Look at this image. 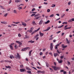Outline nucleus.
<instances>
[{
    "instance_id": "obj_1",
    "label": "nucleus",
    "mask_w": 74,
    "mask_h": 74,
    "mask_svg": "<svg viewBox=\"0 0 74 74\" xmlns=\"http://www.w3.org/2000/svg\"><path fill=\"white\" fill-rule=\"evenodd\" d=\"M52 67L53 69H54L55 71H56L57 70H59L60 69V68H59V67H56L55 66H52Z\"/></svg>"
},
{
    "instance_id": "obj_2",
    "label": "nucleus",
    "mask_w": 74,
    "mask_h": 74,
    "mask_svg": "<svg viewBox=\"0 0 74 74\" xmlns=\"http://www.w3.org/2000/svg\"><path fill=\"white\" fill-rule=\"evenodd\" d=\"M20 72H26V71L25 69H20Z\"/></svg>"
},
{
    "instance_id": "obj_3",
    "label": "nucleus",
    "mask_w": 74,
    "mask_h": 74,
    "mask_svg": "<svg viewBox=\"0 0 74 74\" xmlns=\"http://www.w3.org/2000/svg\"><path fill=\"white\" fill-rule=\"evenodd\" d=\"M40 29V28H39L37 30H35L34 32H32L31 33V34H34L36 32H38V31Z\"/></svg>"
},
{
    "instance_id": "obj_4",
    "label": "nucleus",
    "mask_w": 74,
    "mask_h": 74,
    "mask_svg": "<svg viewBox=\"0 0 74 74\" xmlns=\"http://www.w3.org/2000/svg\"><path fill=\"white\" fill-rule=\"evenodd\" d=\"M30 49V48L29 47H27L26 48H24L21 50L22 51H26L27 49Z\"/></svg>"
},
{
    "instance_id": "obj_5",
    "label": "nucleus",
    "mask_w": 74,
    "mask_h": 74,
    "mask_svg": "<svg viewBox=\"0 0 74 74\" xmlns=\"http://www.w3.org/2000/svg\"><path fill=\"white\" fill-rule=\"evenodd\" d=\"M50 49L51 51H52V50H53V43H51Z\"/></svg>"
},
{
    "instance_id": "obj_6",
    "label": "nucleus",
    "mask_w": 74,
    "mask_h": 74,
    "mask_svg": "<svg viewBox=\"0 0 74 74\" xmlns=\"http://www.w3.org/2000/svg\"><path fill=\"white\" fill-rule=\"evenodd\" d=\"M34 29L33 27H32L31 28V29L27 31L28 32H29V33H31L33 31V29Z\"/></svg>"
},
{
    "instance_id": "obj_7",
    "label": "nucleus",
    "mask_w": 74,
    "mask_h": 74,
    "mask_svg": "<svg viewBox=\"0 0 74 74\" xmlns=\"http://www.w3.org/2000/svg\"><path fill=\"white\" fill-rule=\"evenodd\" d=\"M39 34L41 36V37H42L43 36H44V34L42 33L41 32H39Z\"/></svg>"
},
{
    "instance_id": "obj_8",
    "label": "nucleus",
    "mask_w": 74,
    "mask_h": 74,
    "mask_svg": "<svg viewBox=\"0 0 74 74\" xmlns=\"http://www.w3.org/2000/svg\"><path fill=\"white\" fill-rule=\"evenodd\" d=\"M42 22H43V21H42V20H40L39 23V25H41V24L42 23Z\"/></svg>"
},
{
    "instance_id": "obj_9",
    "label": "nucleus",
    "mask_w": 74,
    "mask_h": 74,
    "mask_svg": "<svg viewBox=\"0 0 74 74\" xmlns=\"http://www.w3.org/2000/svg\"><path fill=\"white\" fill-rule=\"evenodd\" d=\"M66 40L67 41L66 43H67V44H70V41H69V40H68V38H66Z\"/></svg>"
},
{
    "instance_id": "obj_10",
    "label": "nucleus",
    "mask_w": 74,
    "mask_h": 74,
    "mask_svg": "<svg viewBox=\"0 0 74 74\" xmlns=\"http://www.w3.org/2000/svg\"><path fill=\"white\" fill-rule=\"evenodd\" d=\"M16 42L20 44V45H22V42H19L18 41H16Z\"/></svg>"
},
{
    "instance_id": "obj_11",
    "label": "nucleus",
    "mask_w": 74,
    "mask_h": 74,
    "mask_svg": "<svg viewBox=\"0 0 74 74\" xmlns=\"http://www.w3.org/2000/svg\"><path fill=\"white\" fill-rule=\"evenodd\" d=\"M38 36H39V34H37V35H36L35 36L34 38V39L36 38H37V37H38Z\"/></svg>"
},
{
    "instance_id": "obj_12",
    "label": "nucleus",
    "mask_w": 74,
    "mask_h": 74,
    "mask_svg": "<svg viewBox=\"0 0 74 74\" xmlns=\"http://www.w3.org/2000/svg\"><path fill=\"white\" fill-rule=\"evenodd\" d=\"M36 21H32V23L33 25H35L36 23H35Z\"/></svg>"
},
{
    "instance_id": "obj_13",
    "label": "nucleus",
    "mask_w": 74,
    "mask_h": 74,
    "mask_svg": "<svg viewBox=\"0 0 74 74\" xmlns=\"http://www.w3.org/2000/svg\"><path fill=\"white\" fill-rule=\"evenodd\" d=\"M1 23H3V24H7V23L5 21H3V22L1 21Z\"/></svg>"
},
{
    "instance_id": "obj_14",
    "label": "nucleus",
    "mask_w": 74,
    "mask_h": 74,
    "mask_svg": "<svg viewBox=\"0 0 74 74\" xmlns=\"http://www.w3.org/2000/svg\"><path fill=\"white\" fill-rule=\"evenodd\" d=\"M22 25H23V26H26V24L24 22H22Z\"/></svg>"
},
{
    "instance_id": "obj_15",
    "label": "nucleus",
    "mask_w": 74,
    "mask_h": 74,
    "mask_svg": "<svg viewBox=\"0 0 74 74\" xmlns=\"http://www.w3.org/2000/svg\"><path fill=\"white\" fill-rule=\"evenodd\" d=\"M58 55V53H54V56L55 57H56V56H57Z\"/></svg>"
},
{
    "instance_id": "obj_16",
    "label": "nucleus",
    "mask_w": 74,
    "mask_h": 74,
    "mask_svg": "<svg viewBox=\"0 0 74 74\" xmlns=\"http://www.w3.org/2000/svg\"><path fill=\"white\" fill-rule=\"evenodd\" d=\"M27 73H28V74H32V72L30 71H27Z\"/></svg>"
},
{
    "instance_id": "obj_17",
    "label": "nucleus",
    "mask_w": 74,
    "mask_h": 74,
    "mask_svg": "<svg viewBox=\"0 0 74 74\" xmlns=\"http://www.w3.org/2000/svg\"><path fill=\"white\" fill-rule=\"evenodd\" d=\"M41 17V16H39L38 17H36V19H37H37H40V18Z\"/></svg>"
},
{
    "instance_id": "obj_18",
    "label": "nucleus",
    "mask_w": 74,
    "mask_h": 74,
    "mask_svg": "<svg viewBox=\"0 0 74 74\" xmlns=\"http://www.w3.org/2000/svg\"><path fill=\"white\" fill-rule=\"evenodd\" d=\"M35 42L34 41H32V40L29 41L28 42H31V43H34Z\"/></svg>"
},
{
    "instance_id": "obj_19",
    "label": "nucleus",
    "mask_w": 74,
    "mask_h": 74,
    "mask_svg": "<svg viewBox=\"0 0 74 74\" xmlns=\"http://www.w3.org/2000/svg\"><path fill=\"white\" fill-rule=\"evenodd\" d=\"M9 47H10L11 48V49L12 50V49H13V47H12V46H11V45H9Z\"/></svg>"
},
{
    "instance_id": "obj_20",
    "label": "nucleus",
    "mask_w": 74,
    "mask_h": 74,
    "mask_svg": "<svg viewBox=\"0 0 74 74\" xmlns=\"http://www.w3.org/2000/svg\"><path fill=\"white\" fill-rule=\"evenodd\" d=\"M17 57H18V58H19V59H20L21 57H20V55H19V53H17Z\"/></svg>"
},
{
    "instance_id": "obj_21",
    "label": "nucleus",
    "mask_w": 74,
    "mask_h": 74,
    "mask_svg": "<svg viewBox=\"0 0 74 74\" xmlns=\"http://www.w3.org/2000/svg\"><path fill=\"white\" fill-rule=\"evenodd\" d=\"M49 22H50V21L49 20H48L46 22H45V24H47V23H48Z\"/></svg>"
},
{
    "instance_id": "obj_22",
    "label": "nucleus",
    "mask_w": 74,
    "mask_h": 74,
    "mask_svg": "<svg viewBox=\"0 0 74 74\" xmlns=\"http://www.w3.org/2000/svg\"><path fill=\"white\" fill-rule=\"evenodd\" d=\"M10 59H14L15 58V57H14L11 56H10Z\"/></svg>"
},
{
    "instance_id": "obj_23",
    "label": "nucleus",
    "mask_w": 74,
    "mask_h": 74,
    "mask_svg": "<svg viewBox=\"0 0 74 74\" xmlns=\"http://www.w3.org/2000/svg\"><path fill=\"white\" fill-rule=\"evenodd\" d=\"M0 7L2 9H3V10H5V8H4L3 7V6H1V5H0Z\"/></svg>"
},
{
    "instance_id": "obj_24",
    "label": "nucleus",
    "mask_w": 74,
    "mask_h": 74,
    "mask_svg": "<svg viewBox=\"0 0 74 74\" xmlns=\"http://www.w3.org/2000/svg\"><path fill=\"white\" fill-rule=\"evenodd\" d=\"M20 69H23V65H20Z\"/></svg>"
},
{
    "instance_id": "obj_25",
    "label": "nucleus",
    "mask_w": 74,
    "mask_h": 74,
    "mask_svg": "<svg viewBox=\"0 0 74 74\" xmlns=\"http://www.w3.org/2000/svg\"><path fill=\"white\" fill-rule=\"evenodd\" d=\"M51 29V27H48V28L46 29L47 31H48V30H49V29Z\"/></svg>"
},
{
    "instance_id": "obj_26",
    "label": "nucleus",
    "mask_w": 74,
    "mask_h": 74,
    "mask_svg": "<svg viewBox=\"0 0 74 74\" xmlns=\"http://www.w3.org/2000/svg\"><path fill=\"white\" fill-rule=\"evenodd\" d=\"M15 2L16 3H18L19 2H20V1H19L18 0H15Z\"/></svg>"
},
{
    "instance_id": "obj_27",
    "label": "nucleus",
    "mask_w": 74,
    "mask_h": 74,
    "mask_svg": "<svg viewBox=\"0 0 74 74\" xmlns=\"http://www.w3.org/2000/svg\"><path fill=\"white\" fill-rule=\"evenodd\" d=\"M58 63H62V60H61L58 61Z\"/></svg>"
},
{
    "instance_id": "obj_28",
    "label": "nucleus",
    "mask_w": 74,
    "mask_h": 74,
    "mask_svg": "<svg viewBox=\"0 0 74 74\" xmlns=\"http://www.w3.org/2000/svg\"><path fill=\"white\" fill-rule=\"evenodd\" d=\"M63 26H64V25H61V26H59V27H58V28H62V27H63Z\"/></svg>"
},
{
    "instance_id": "obj_29",
    "label": "nucleus",
    "mask_w": 74,
    "mask_h": 74,
    "mask_svg": "<svg viewBox=\"0 0 74 74\" xmlns=\"http://www.w3.org/2000/svg\"><path fill=\"white\" fill-rule=\"evenodd\" d=\"M57 52L58 53H61V51L60 52L59 51V50L58 49H57Z\"/></svg>"
},
{
    "instance_id": "obj_30",
    "label": "nucleus",
    "mask_w": 74,
    "mask_h": 74,
    "mask_svg": "<svg viewBox=\"0 0 74 74\" xmlns=\"http://www.w3.org/2000/svg\"><path fill=\"white\" fill-rule=\"evenodd\" d=\"M18 10H20L21 9H22V7H19V8H18Z\"/></svg>"
},
{
    "instance_id": "obj_31",
    "label": "nucleus",
    "mask_w": 74,
    "mask_h": 74,
    "mask_svg": "<svg viewBox=\"0 0 74 74\" xmlns=\"http://www.w3.org/2000/svg\"><path fill=\"white\" fill-rule=\"evenodd\" d=\"M26 68L27 69V70H32V69H30L28 67H26Z\"/></svg>"
},
{
    "instance_id": "obj_32",
    "label": "nucleus",
    "mask_w": 74,
    "mask_h": 74,
    "mask_svg": "<svg viewBox=\"0 0 74 74\" xmlns=\"http://www.w3.org/2000/svg\"><path fill=\"white\" fill-rule=\"evenodd\" d=\"M46 64L47 67H49V65L48 64V63H46Z\"/></svg>"
},
{
    "instance_id": "obj_33",
    "label": "nucleus",
    "mask_w": 74,
    "mask_h": 74,
    "mask_svg": "<svg viewBox=\"0 0 74 74\" xmlns=\"http://www.w3.org/2000/svg\"><path fill=\"white\" fill-rule=\"evenodd\" d=\"M53 16H54V14H52L49 17H53Z\"/></svg>"
},
{
    "instance_id": "obj_34",
    "label": "nucleus",
    "mask_w": 74,
    "mask_h": 74,
    "mask_svg": "<svg viewBox=\"0 0 74 74\" xmlns=\"http://www.w3.org/2000/svg\"><path fill=\"white\" fill-rule=\"evenodd\" d=\"M13 12L14 14H16V10H14L13 11Z\"/></svg>"
},
{
    "instance_id": "obj_35",
    "label": "nucleus",
    "mask_w": 74,
    "mask_h": 74,
    "mask_svg": "<svg viewBox=\"0 0 74 74\" xmlns=\"http://www.w3.org/2000/svg\"><path fill=\"white\" fill-rule=\"evenodd\" d=\"M67 24V23L66 22H64L62 23L63 25H64V24Z\"/></svg>"
},
{
    "instance_id": "obj_36",
    "label": "nucleus",
    "mask_w": 74,
    "mask_h": 74,
    "mask_svg": "<svg viewBox=\"0 0 74 74\" xmlns=\"http://www.w3.org/2000/svg\"><path fill=\"white\" fill-rule=\"evenodd\" d=\"M68 22H72V20L71 19L69 20L68 21Z\"/></svg>"
},
{
    "instance_id": "obj_37",
    "label": "nucleus",
    "mask_w": 74,
    "mask_h": 74,
    "mask_svg": "<svg viewBox=\"0 0 74 74\" xmlns=\"http://www.w3.org/2000/svg\"><path fill=\"white\" fill-rule=\"evenodd\" d=\"M25 38H29V37L28 36H27V35H25Z\"/></svg>"
},
{
    "instance_id": "obj_38",
    "label": "nucleus",
    "mask_w": 74,
    "mask_h": 74,
    "mask_svg": "<svg viewBox=\"0 0 74 74\" xmlns=\"http://www.w3.org/2000/svg\"><path fill=\"white\" fill-rule=\"evenodd\" d=\"M66 47H67V45H66L65 46H64V47H63V48H66Z\"/></svg>"
},
{
    "instance_id": "obj_39",
    "label": "nucleus",
    "mask_w": 74,
    "mask_h": 74,
    "mask_svg": "<svg viewBox=\"0 0 74 74\" xmlns=\"http://www.w3.org/2000/svg\"><path fill=\"white\" fill-rule=\"evenodd\" d=\"M53 5L51 6L52 7H55V5H54L53 4L52 5Z\"/></svg>"
},
{
    "instance_id": "obj_40",
    "label": "nucleus",
    "mask_w": 74,
    "mask_h": 74,
    "mask_svg": "<svg viewBox=\"0 0 74 74\" xmlns=\"http://www.w3.org/2000/svg\"><path fill=\"white\" fill-rule=\"evenodd\" d=\"M47 11V12H50V9H48Z\"/></svg>"
},
{
    "instance_id": "obj_41",
    "label": "nucleus",
    "mask_w": 74,
    "mask_h": 74,
    "mask_svg": "<svg viewBox=\"0 0 74 74\" xmlns=\"http://www.w3.org/2000/svg\"><path fill=\"white\" fill-rule=\"evenodd\" d=\"M7 16V13L5 14L4 15V16H5V17H6V16Z\"/></svg>"
},
{
    "instance_id": "obj_42",
    "label": "nucleus",
    "mask_w": 74,
    "mask_h": 74,
    "mask_svg": "<svg viewBox=\"0 0 74 74\" xmlns=\"http://www.w3.org/2000/svg\"><path fill=\"white\" fill-rule=\"evenodd\" d=\"M37 72L39 73H41V71H38Z\"/></svg>"
},
{
    "instance_id": "obj_43",
    "label": "nucleus",
    "mask_w": 74,
    "mask_h": 74,
    "mask_svg": "<svg viewBox=\"0 0 74 74\" xmlns=\"http://www.w3.org/2000/svg\"><path fill=\"white\" fill-rule=\"evenodd\" d=\"M53 38L51 37L49 39V40H52V39Z\"/></svg>"
},
{
    "instance_id": "obj_44",
    "label": "nucleus",
    "mask_w": 74,
    "mask_h": 74,
    "mask_svg": "<svg viewBox=\"0 0 74 74\" xmlns=\"http://www.w3.org/2000/svg\"><path fill=\"white\" fill-rule=\"evenodd\" d=\"M12 1V0H10L9 1V4H10V3H11Z\"/></svg>"
},
{
    "instance_id": "obj_45",
    "label": "nucleus",
    "mask_w": 74,
    "mask_h": 74,
    "mask_svg": "<svg viewBox=\"0 0 74 74\" xmlns=\"http://www.w3.org/2000/svg\"><path fill=\"white\" fill-rule=\"evenodd\" d=\"M21 35L20 34H18V36L19 37H21Z\"/></svg>"
},
{
    "instance_id": "obj_46",
    "label": "nucleus",
    "mask_w": 74,
    "mask_h": 74,
    "mask_svg": "<svg viewBox=\"0 0 74 74\" xmlns=\"http://www.w3.org/2000/svg\"><path fill=\"white\" fill-rule=\"evenodd\" d=\"M35 10H36V9L35 8H34L32 9V11H34Z\"/></svg>"
},
{
    "instance_id": "obj_47",
    "label": "nucleus",
    "mask_w": 74,
    "mask_h": 74,
    "mask_svg": "<svg viewBox=\"0 0 74 74\" xmlns=\"http://www.w3.org/2000/svg\"><path fill=\"white\" fill-rule=\"evenodd\" d=\"M37 69H41V67H38V66H37Z\"/></svg>"
},
{
    "instance_id": "obj_48",
    "label": "nucleus",
    "mask_w": 74,
    "mask_h": 74,
    "mask_svg": "<svg viewBox=\"0 0 74 74\" xmlns=\"http://www.w3.org/2000/svg\"><path fill=\"white\" fill-rule=\"evenodd\" d=\"M64 15H65L64 14L62 15L61 16V18H63V17L64 16Z\"/></svg>"
},
{
    "instance_id": "obj_49",
    "label": "nucleus",
    "mask_w": 74,
    "mask_h": 74,
    "mask_svg": "<svg viewBox=\"0 0 74 74\" xmlns=\"http://www.w3.org/2000/svg\"><path fill=\"white\" fill-rule=\"evenodd\" d=\"M36 14H32L31 15V16H34Z\"/></svg>"
},
{
    "instance_id": "obj_50",
    "label": "nucleus",
    "mask_w": 74,
    "mask_h": 74,
    "mask_svg": "<svg viewBox=\"0 0 74 74\" xmlns=\"http://www.w3.org/2000/svg\"><path fill=\"white\" fill-rule=\"evenodd\" d=\"M17 47V45H15L14 46V47L15 48V49H16V48H17V47Z\"/></svg>"
},
{
    "instance_id": "obj_51",
    "label": "nucleus",
    "mask_w": 74,
    "mask_h": 74,
    "mask_svg": "<svg viewBox=\"0 0 74 74\" xmlns=\"http://www.w3.org/2000/svg\"><path fill=\"white\" fill-rule=\"evenodd\" d=\"M32 55V53H29V56H30Z\"/></svg>"
},
{
    "instance_id": "obj_52",
    "label": "nucleus",
    "mask_w": 74,
    "mask_h": 74,
    "mask_svg": "<svg viewBox=\"0 0 74 74\" xmlns=\"http://www.w3.org/2000/svg\"><path fill=\"white\" fill-rule=\"evenodd\" d=\"M32 67V68L34 69H35V70H37V69L35 67Z\"/></svg>"
},
{
    "instance_id": "obj_53",
    "label": "nucleus",
    "mask_w": 74,
    "mask_h": 74,
    "mask_svg": "<svg viewBox=\"0 0 74 74\" xmlns=\"http://www.w3.org/2000/svg\"><path fill=\"white\" fill-rule=\"evenodd\" d=\"M18 23H20V22H16L15 23L16 24H18Z\"/></svg>"
},
{
    "instance_id": "obj_54",
    "label": "nucleus",
    "mask_w": 74,
    "mask_h": 74,
    "mask_svg": "<svg viewBox=\"0 0 74 74\" xmlns=\"http://www.w3.org/2000/svg\"><path fill=\"white\" fill-rule=\"evenodd\" d=\"M18 31H21V30H22V29L21 28H19L18 29Z\"/></svg>"
},
{
    "instance_id": "obj_55",
    "label": "nucleus",
    "mask_w": 74,
    "mask_h": 74,
    "mask_svg": "<svg viewBox=\"0 0 74 74\" xmlns=\"http://www.w3.org/2000/svg\"><path fill=\"white\" fill-rule=\"evenodd\" d=\"M8 69H11V66H8Z\"/></svg>"
},
{
    "instance_id": "obj_56",
    "label": "nucleus",
    "mask_w": 74,
    "mask_h": 74,
    "mask_svg": "<svg viewBox=\"0 0 74 74\" xmlns=\"http://www.w3.org/2000/svg\"><path fill=\"white\" fill-rule=\"evenodd\" d=\"M64 57L63 56H61L60 57V58H61V59H63V58Z\"/></svg>"
},
{
    "instance_id": "obj_57",
    "label": "nucleus",
    "mask_w": 74,
    "mask_h": 74,
    "mask_svg": "<svg viewBox=\"0 0 74 74\" xmlns=\"http://www.w3.org/2000/svg\"><path fill=\"white\" fill-rule=\"evenodd\" d=\"M49 55H51V56H53V55H52V53H49Z\"/></svg>"
},
{
    "instance_id": "obj_58",
    "label": "nucleus",
    "mask_w": 74,
    "mask_h": 74,
    "mask_svg": "<svg viewBox=\"0 0 74 74\" xmlns=\"http://www.w3.org/2000/svg\"><path fill=\"white\" fill-rule=\"evenodd\" d=\"M68 5H70V4H71V2H69L68 3Z\"/></svg>"
},
{
    "instance_id": "obj_59",
    "label": "nucleus",
    "mask_w": 74,
    "mask_h": 74,
    "mask_svg": "<svg viewBox=\"0 0 74 74\" xmlns=\"http://www.w3.org/2000/svg\"><path fill=\"white\" fill-rule=\"evenodd\" d=\"M11 25L12 26H16V25H14L13 24H12Z\"/></svg>"
},
{
    "instance_id": "obj_60",
    "label": "nucleus",
    "mask_w": 74,
    "mask_h": 74,
    "mask_svg": "<svg viewBox=\"0 0 74 74\" xmlns=\"http://www.w3.org/2000/svg\"><path fill=\"white\" fill-rule=\"evenodd\" d=\"M45 73V71H41V73Z\"/></svg>"
},
{
    "instance_id": "obj_61",
    "label": "nucleus",
    "mask_w": 74,
    "mask_h": 74,
    "mask_svg": "<svg viewBox=\"0 0 74 74\" xmlns=\"http://www.w3.org/2000/svg\"><path fill=\"white\" fill-rule=\"evenodd\" d=\"M64 74H67V72H66V71H64Z\"/></svg>"
},
{
    "instance_id": "obj_62",
    "label": "nucleus",
    "mask_w": 74,
    "mask_h": 74,
    "mask_svg": "<svg viewBox=\"0 0 74 74\" xmlns=\"http://www.w3.org/2000/svg\"><path fill=\"white\" fill-rule=\"evenodd\" d=\"M40 55H42V52H41L40 53Z\"/></svg>"
},
{
    "instance_id": "obj_63",
    "label": "nucleus",
    "mask_w": 74,
    "mask_h": 74,
    "mask_svg": "<svg viewBox=\"0 0 74 74\" xmlns=\"http://www.w3.org/2000/svg\"><path fill=\"white\" fill-rule=\"evenodd\" d=\"M68 62V63L69 64H70V62H69V61H68L67 62Z\"/></svg>"
},
{
    "instance_id": "obj_64",
    "label": "nucleus",
    "mask_w": 74,
    "mask_h": 74,
    "mask_svg": "<svg viewBox=\"0 0 74 74\" xmlns=\"http://www.w3.org/2000/svg\"><path fill=\"white\" fill-rule=\"evenodd\" d=\"M72 19V21H74V18H72L71 19Z\"/></svg>"
}]
</instances>
